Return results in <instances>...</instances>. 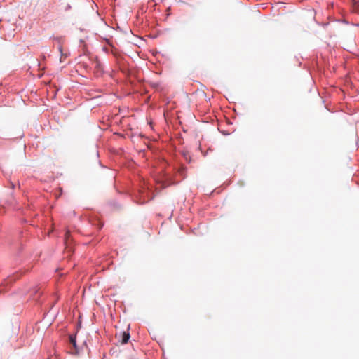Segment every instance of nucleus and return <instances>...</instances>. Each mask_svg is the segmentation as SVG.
I'll return each instance as SVG.
<instances>
[{"mask_svg":"<svg viewBox=\"0 0 359 359\" xmlns=\"http://www.w3.org/2000/svg\"><path fill=\"white\" fill-rule=\"evenodd\" d=\"M103 50H104V51H105V52H107V48H105V47H104V48H103Z\"/></svg>","mask_w":359,"mask_h":359,"instance_id":"nucleus-12","label":"nucleus"},{"mask_svg":"<svg viewBox=\"0 0 359 359\" xmlns=\"http://www.w3.org/2000/svg\"><path fill=\"white\" fill-rule=\"evenodd\" d=\"M97 224H98V229H101L103 226V224L101 222L98 221Z\"/></svg>","mask_w":359,"mask_h":359,"instance_id":"nucleus-7","label":"nucleus"},{"mask_svg":"<svg viewBox=\"0 0 359 359\" xmlns=\"http://www.w3.org/2000/svg\"><path fill=\"white\" fill-rule=\"evenodd\" d=\"M53 39H54L55 41H57V42H60V41L61 38H60V37H54V38H53Z\"/></svg>","mask_w":359,"mask_h":359,"instance_id":"nucleus-9","label":"nucleus"},{"mask_svg":"<svg viewBox=\"0 0 359 359\" xmlns=\"http://www.w3.org/2000/svg\"><path fill=\"white\" fill-rule=\"evenodd\" d=\"M93 4H94L95 6L97 7V4L95 2H93Z\"/></svg>","mask_w":359,"mask_h":359,"instance_id":"nucleus-13","label":"nucleus"},{"mask_svg":"<svg viewBox=\"0 0 359 359\" xmlns=\"http://www.w3.org/2000/svg\"><path fill=\"white\" fill-rule=\"evenodd\" d=\"M58 49H59V51H60V53H61V55L62 56V55H63V53H62V46H59Z\"/></svg>","mask_w":359,"mask_h":359,"instance_id":"nucleus-10","label":"nucleus"},{"mask_svg":"<svg viewBox=\"0 0 359 359\" xmlns=\"http://www.w3.org/2000/svg\"><path fill=\"white\" fill-rule=\"evenodd\" d=\"M185 171H186V168L180 167L178 168L177 173L179 175H180L182 177V178H184L185 177Z\"/></svg>","mask_w":359,"mask_h":359,"instance_id":"nucleus-5","label":"nucleus"},{"mask_svg":"<svg viewBox=\"0 0 359 359\" xmlns=\"http://www.w3.org/2000/svg\"><path fill=\"white\" fill-rule=\"evenodd\" d=\"M69 343L73 347V350L71 351L72 354H74V355L79 354V348L76 344V334H69Z\"/></svg>","mask_w":359,"mask_h":359,"instance_id":"nucleus-3","label":"nucleus"},{"mask_svg":"<svg viewBox=\"0 0 359 359\" xmlns=\"http://www.w3.org/2000/svg\"><path fill=\"white\" fill-rule=\"evenodd\" d=\"M156 182L163 188L176 183V181L173 179L171 174L168 172H165L162 175V177L156 180Z\"/></svg>","mask_w":359,"mask_h":359,"instance_id":"nucleus-2","label":"nucleus"},{"mask_svg":"<svg viewBox=\"0 0 359 359\" xmlns=\"http://www.w3.org/2000/svg\"><path fill=\"white\" fill-rule=\"evenodd\" d=\"M9 186L13 189H15V185L13 182H9Z\"/></svg>","mask_w":359,"mask_h":359,"instance_id":"nucleus-6","label":"nucleus"},{"mask_svg":"<svg viewBox=\"0 0 359 359\" xmlns=\"http://www.w3.org/2000/svg\"><path fill=\"white\" fill-rule=\"evenodd\" d=\"M23 136H24V135H23V134H21V135H19L18 137H15V139H18V138L21 139Z\"/></svg>","mask_w":359,"mask_h":359,"instance_id":"nucleus-11","label":"nucleus"},{"mask_svg":"<svg viewBox=\"0 0 359 359\" xmlns=\"http://www.w3.org/2000/svg\"><path fill=\"white\" fill-rule=\"evenodd\" d=\"M130 333L128 331L127 332H123V333L121 334V342L122 344H126L128 343V341H129L130 339Z\"/></svg>","mask_w":359,"mask_h":359,"instance_id":"nucleus-4","label":"nucleus"},{"mask_svg":"<svg viewBox=\"0 0 359 359\" xmlns=\"http://www.w3.org/2000/svg\"><path fill=\"white\" fill-rule=\"evenodd\" d=\"M72 8L71 5L70 4H67L65 8V10L67 11L68 10H70Z\"/></svg>","mask_w":359,"mask_h":359,"instance_id":"nucleus-8","label":"nucleus"},{"mask_svg":"<svg viewBox=\"0 0 359 359\" xmlns=\"http://www.w3.org/2000/svg\"><path fill=\"white\" fill-rule=\"evenodd\" d=\"M154 198L153 193L149 187L142 188L139 191L138 195L135 196L134 201L138 204H144Z\"/></svg>","mask_w":359,"mask_h":359,"instance_id":"nucleus-1","label":"nucleus"}]
</instances>
